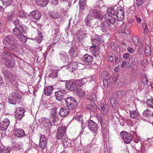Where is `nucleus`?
<instances>
[{
    "instance_id": "f257e3e1",
    "label": "nucleus",
    "mask_w": 153,
    "mask_h": 153,
    "mask_svg": "<svg viewBox=\"0 0 153 153\" xmlns=\"http://www.w3.org/2000/svg\"><path fill=\"white\" fill-rule=\"evenodd\" d=\"M3 43L5 45L4 49L5 50V48L12 50L18 49L19 45L18 41L14 36L12 35H8L5 36L3 40Z\"/></svg>"
},
{
    "instance_id": "f03ea898",
    "label": "nucleus",
    "mask_w": 153,
    "mask_h": 153,
    "mask_svg": "<svg viewBox=\"0 0 153 153\" xmlns=\"http://www.w3.org/2000/svg\"><path fill=\"white\" fill-rule=\"evenodd\" d=\"M95 18L99 19V20H102L103 19L102 15L99 10L91 9L85 19V23L87 25L91 27L92 26V21Z\"/></svg>"
},
{
    "instance_id": "7ed1b4c3",
    "label": "nucleus",
    "mask_w": 153,
    "mask_h": 153,
    "mask_svg": "<svg viewBox=\"0 0 153 153\" xmlns=\"http://www.w3.org/2000/svg\"><path fill=\"white\" fill-rule=\"evenodd\" d=\"M103 17V19L106 21L107 22L101 24L100 27L101 30L103 32H106L108 33V31L111 29V26L110 24L108 23L109 22L111 24L113 25L116 22L115 19L108 14L104 15Z\"/></svg>"
},
{
    "instance_id": "20e7f679",
    "label": "nucleus",
    "mask_w": 153,
    "mask_h": 153,
    "mask_svg": "<svg viewBox=\"0 0 153 153\" xmlns=\"http://www.w3.org/2000/svg\"><path fill=\"white\" fill-rule=\"evenodd\" d=\"M22 96V94L20 92H13L9 96L8 102L11 104H16L20 101Z\"/></svg>"
},
{
    "instance_id": "39448f33",
    "label": "nucleus",
    "mask_w": 153,
    "mask_h": 153,
    "mask_svg": "<svg viewBox=\"0 0 153 153\" xmlns=\"http://www.w3.org/2000/svg\"><path fill=\"white\" fill-rule=\"evenodd\" d=\"M64 81H61V82H63ZM66 81L65 87L66 89L69 91H73L76 90V88L78 87V84L80 82L78 80L76 81L73 80H69L68 81Z\"/></svg>"
},
{
    "instance_id": "423d86ee",
    "label": "nucleus",
    "mask_w": 153,
    "mask_h": 153,
    "mask_svg": "<svg viewBox=\"0 0 153 153\" xmlns=\"http://www.w3.org/2000/svg\"><path fill=\"white\" fill-rule=\"evenodd\" d=\"M66 106L71 108V110L74 109L77 105V102L73 97H68L65 99Z\"/></svg>"
},
{
    "instance_id": "0eeeda50",
    "label": "nucleus",
    "mask_w": 153,
    "mask_h": 153,
    "mask_svg": "<svg viewBox=\"0 0 153 153\" xmlns=\"http://www.w3.org/2000/svg\"><path fill=\"white\" fill-rule=\"evenodd\" d=\"M26 110L22 107H19L16 108L15 114V118L18 120H21L25 115L24 113Z\"/></svg>"
},
{
    "instance_id": "6e6552de",
    "label": "nucleus",
    "mask_w": 153,
    "mask_h": 153,
    "mask_svg": "<svg viewBox=\"0 0 153 153\" xmlns=\"http://www.w3.org/2000/svg\"><path fill=\"white\" fill-rule=\"evenodd\" d=\"M120 137L126 144L130 143L132 139V136L131 134L128 132L124 131L121 132Z\"/></svg>"
},
{
    "instance_id": "1a4fd4ad",
    "label": "nucleus",
    "mask_w": 153,
    "mask_h": 153,
    "mask_svg": "<svg viewBox=\"0 0 153 153\" xmlns=\"http://www.w3.org/2000/svg\"><path fill=\"white\" fill-rule=\"evenodd\" d=\"M88 128L95 135L97 134L98 127L97 124L92 120H90L88 124Z\"/></svg>"
},
{
    "instance_id": "9d476101",
    "label": "nucleus",
    "mask_w": 153,
    "mask_h": 153,
    "mask_svg": "<svg viewBox=\"0 0 153 153\" xmlns=\"http://www.w3.org/2000/svg\"><path fill=\"white\" fill-rule=\"evenodd\" d=\"M10 121L9 118L5 117L2 121L0 122V129L2 131H5L7 128L10 124Z\"/></svg>"
},
{
    "instance_id": "9b49d317",
    "label": "nucleus",
    "mask_w": 153,
    "mask_h": 153,
    "mask_svg": "<svg viewBox=\"0 0 153 153\" xmlns=\"http://www.w3.org/2000/svg\"><path fill=\"white\" fill-rule=\"evenodd\" d=\"M66 92L65 90H59L55 93L56 99L58 101H62L63 99H65Z\"/></svg>"
},
{
    "instance_id": "f8f14e48",
    "label": "nucleus",
    "mask_w": 153,
    "mask_h": 153,
    "mask_svg": "<svg viewBox=\"0 0 153 153\" xmlns=\"http://www.w3.org/2000/svg\"><path fill=\"white\" fill-rule=\"evenodd\" d=\"M76 35L79 41H81L87 36L86 30L82 29L78 30L76 33Z\"/></svg>"
},
{
    "instance_id": "ddd939ff",
    "label": "nucleus",
    "mask_w": 153,
    "mask_h": 153,
    "mask_svg": "<svg viewBox=\"0 0 153 153\" xmlns=\"http://www.w3.org/2000/svg\"><path fill=\"white\" fill-rule=\"evenodd\" d=\"M39 146L42 150L46 149L47 147V141L44 135H41L40 138Z\"/></svg>"
},
{
    "instance_id": "4468645a",
    "label": "nucleus",
    "mask_w": 153,
    "mask_h": 153,
    "mask_svg": "<svg viewBox=\"0 0 153 153\" xmlns=\"http://www.w3.org/2000/svg\"><path fill=\"white\" fill-rule=\"evenodd\" d=\"M29 16L30 19L35 21L40 19L41 14L38 11L35 10L31 12Z\"/></svg>"
},
{
    "instance_id": "2eb2a0df",
    "label": "nucleus",
    "mask_w": 153,
    "mask_h": 153,
    "mask_svg": "<svg viewBox=\"0 0 153 153\" xmlns=\"http://www.w3.org/2000/svg\"><path fill=\"white\" fill-rule=\"evenodd\" d=\"M16 126H14V131L15 136L18 137L22 138L26 136V134L25 131L23 129L18 128H15Z\"/></svg>"
},
{
    "instance_id": "dca6fc26",
    "label": "nucleus",
    "mask_w": 153,
    "mask_h": 153,
    "mask_svg": "<svg viewBox=\"0 0 153 153\" xmlns=\"http://www.w3.org/2000/svg\"><path fill=\"white\" fill-rule=\"evenodd\" d=\"M58 113L57 111V108L54 107L52 108L50 112V117L52 119L54 122L57 121L59 120L58 118Z\"/></svg>"
},
{
    "instance_id": "f3484780",
    "label": "nucleus",
    "mask_w": 153,
    "mask_h": 153,
    "mask_svg": "<svg viewBox=\"0 0 153 153\" xmlns=\"http://www.w3.org/2000/svg\"><path fill=\"white\" fill-rule=\"evenodd\" d=\"M66 131V126L59 127L58 129L57 133V138L60 139L61 137L65 135Z\"/></svg>"
},
{
    "instance_id": "a211bd4d",
    "label": "nucleus",
    "mask_w": 153,
    "mask_h": 153,
    "mask_svg": "<svg viewBox=\"0 0 153 153\" xmlns=\"http://www.w3.org/2000/svg\"><path fill=\"white\" fill-rule=\"evenodd\" d=\"M70 109H71L67 106L62 107H61L59 111V114L62 117H66L68 116Z\"/></svg>"
},
{
    "instance_id": "6ab92c4d",
    "label": "nucleus",
    "mask_w": 153,
    "mask_h": 153,
    "mask_svg": "<svg viewBox=\"0 0 153 153\" xmlns=\"http://www.w3.org/2000/svg\"><path fill=\"white\" fill-rule=\"evenodd\" d=\"M73 60H74L72 59L71 63L65 66L69 71L73 72H74L78 68L76 61L75 62Z\"/></svg>"
},
{
    "instance_id": "aec40b11",
    "label": "nucleus",
    "mask_w": 153,
    "mask_h": 153,
    "mask_svg": "<svg viewBox=\"0 0 153 153\" xmlns=\"http://www.w3.org/2000/svg\"><path fill=\"white\" fill-rule=\"evenodd\" d=\"M101 76L103 78H105L103 81V84L104 87L106 88L109 84H110V82H108V79L107 78L109 76V74L105 71L102 72L101 74Z\"/></svg>"
},
{
    "instance_id": "412c9836",
    "label": "nucleus",
    "mask_w": 153,
    "mask_h": 153,
    "mask_svg": "<svg viewBox=\"0 0 153 153\" xmlns=\"http://www.w3.org/2000/svg\"><path fill=\"white\" fill-rule=\"evenodd\" d=\"M97 107L99 109L101 110V112L103 114L106 115L108 112L109 107L108 105L100 103L98 105Z\"/></svg>"
},
{
    "instance_id": "4be33fe9",
    "label": "nucleus",
    "mask_w": 153,
    "mask_h": 153,
    "mask_svg": "<svg viewBox=\"0 0 153 153\" xmlns=\"http://www.w3.org/2000/svg\"><path fill=\"white\" fill-rule=\"evenodd\" d=\"M92 43L93 45H98L102 41V39L101 36L97 35L93 36L91 37Z\"/></svg>"
},
{
    "instance_id": "5701e85b",
    "label": "nucleus",
    "mask_w": 153,
    "mask_h": 153,
    "mask_svg": "<svg viewBox=\"0 0 153 153\" xmlns=\"http://www.w3.org/2000/svg\"><path fill=\"white\" fill-rule=\"evenodd\" d=\"M3 73L5 77H7L8 79L10 82H14L15 80V78L13 74L8 71L3 70Z\"/></svg>"
},
{
    "instance_id": "b1692460",
    "label": "nucleus",
    "mask_w": 153,
    "mask_h": 153,
    "mask_svg": "<svg viewBox=\"0 0 153 153\" xmlns=\"http://www.w3.org/2000/svg\"><path fill=\"white\" fill-rule=\"evenodd\" d=\"M4 64L8 68L11 69L15 65V61L13 57L12 59H9L7 61H5Z\"/></svg>"
},
{
    "instance_id": "393cba45",
    "label": "nucleus",
    "mask_w": 153,
    "mask_h": 153,
    "mask_svg": "<svg viewBox=\"0 0 153 153\" xmlns=\"http://www.w3.org/2000/svg\"><path fill=\"white\" fill-rule=\"evenodd\" d=\"M83 59L85 63L88 65L92 64L93 62V56L88 54H85L83 56Z\"/></svg>"
},
{
    "instance_id": "a878e982",
    "label": "nucleus",
    "mask_w": 153,
    "mask_h": 153,
    "mask_svg": "<svg viewBox=\"0 0 153 153\" xmlns=\"http://www.w3.org/2000/svg\"><path fill=\"white\" fill-rule=\"evenodd\" d=\"M102 126L101 131L102 133L103 137L104 138H106L108 135V130L107 125L104 124H102Z\"/></svg>"
},
{
    "instance_id": "bb28decb",
    "label": "nucleus",
    "mask_w": 153,
    "mask_h": 153,
    "mask_svg": "<svg viewBox=\"0 0 153 153\" xmlns=\"http://www.w3.org/2000/svg\"><path fill=\"white\" fill-rule=\"evenodd\" d=\"M49 16L53 19H57L61 16V14L56 10L50 12L49 13Z\"/></svg>"
},
{
    "instance_id": "cd10ccee",
    "label": "nucleus",
    "mask_w": 153,
    "mask_h": 153,
    "mask_svg": "<svg viewBox=\"0 0 153 153\" xmlns=\"http://www.w3.org/2000/svg\"><path fill=\"white\" fill-rule=\"evenodd\" d=\"M2 57L3 59L5 60V61L12 59L13 58L12 55L8 51H4L2 53Z\"/></svg>"
},
{
    "instance_id": "c85d7f7f",
    "label": "nucleus",
    "mask_w": 153,
    "mask_h": 153,
    "mask_svg": "<svg viewBox=\"0 0 153 153\" xmlns=\"http://www.w3.org/2000/svg\"><path fill=\"white\" fill-rule=\"evenodd\" d=\"M53 87L52 85L48 86L45 87L44 89V94L46 96H50L52 93Z\"/></svg>"
},
{
    "instance_id": "c756f323",
    "label": "nucleus",
    "mask_w": 153,
    "mask_h": 153,
    "mask_svg": "<svg viewBox=\"0 0 153 153\" xmlns=\"http://www.w3.org/2000/svg\"><path fill=\"white\" fill-rule=\"evenodd\" d=\"M130 115L131 117L133 119H139L140 118V115L137 111L133 110L130 111Z\"/></svg>"
},
{
    "instance_id": "7c9ffc66",
    "label": "nucleus",
    "mask_w": 153,
    "mask_h": 153,
    "mask_svg": "<svg viewBox=\"0 0 153 153\" xmlns=\"http://www.w3.org/2000/svg\"><path fill=\"white\" fill-rule=\"evenodd\" d=\"M118 7L115 6L114 7H111L108 8L107 9V12L112 15H115L117 13V11Z\"/></svg>"
},
{
    "instance_id": "2f4dec72",
    "label": "nucleus",
    "mask_w": 153,
    "mask_h": 153,
    "mask_svg": "<svg viewBox=\"0 0 153 153\" xmlns=\"http://www.w3.org/2000/svg\"><path fill=\"white\" fill-rule=\"evenodd\" d=\"M59 57L62 60H65L67 61L68 59V56L64 51H61L59 52Z\"/></svg>"
},
{
    "instance_id": "473e14b6",
    "label": "nucleus",
    "mask_w": 153,
    "mask_h": 153,
    "mask_svg": "<svg viewBox=\"0 0 153 153\" xmlns=\"http://www.w3.org/2000/svg\"><path fill=\"white\" fill-rule=\"evenodd\" d=\"M36 3L40 6L45 7L48 3V0H36Z\"/></svg>"
},
{
    "instance_id": "72a5a7b5",
    "label": "nucleus",
    "mask_w": 153,
    "mask_h": 153,
    "mask_svg": "<svg viewBox=\"0 0 153 153\" xmlns=\"http://www.w3.org/2000/svg\"><path fill=\"white\" fill-rule=\"evenodd\" d=\"M133 141L136 143L137 144L136 145H135L134 147L135 150L137 151H139L141 147V143L140 142L139 143V140L138 139H134Z\"/></svg>"
},
{
    "instance_id": "f704fd0d",
    "label": "nucleus",
    "mask_w": 153,
    "mask_h": 153,
    "mask_svg": "<svg viewBox=\"0 0 153 153\" xmlns=\"http://www.w3.org/2000/svg\"><path fill=\"white\" fill-rule=\"evenodd\" d=\"M3 6L7 7L12 4L13 0H0Z\"/></svg>"
},
{
    "instance_id": "c9c22d12",
    "label": "nucleus",
    "mask_w": 153,
    "mask_h": 153,
    "mask_svg": "<svg viewBox=\"0 0 153 153\" xmlns=\"http://www.w3.org/2000/svg\"><path fill=\"white\" fill-rule=\"evenodd\" d=\"M58 71L57 70L51 69L49 74V76L52 78H55L57 76Z\"/></svg>"
},
{
    "instance_id": "e433bc0d",
    "label": "nucleus",
    "mask_w": 153,
    "mask_h": 153,
    "mask_svg": "<svg viewBox=\"0 0 153 153\" xmlns=\"http://www.w3.org/2000/svg\"><path fill=\"white\" fill-rule=\"evenodd\" d=\"M12 33L17 37L22 33V32L20 30L18 27H15L13 29Z\"/></svg>"
},
{
    "instance_id": "4c0bfd02",
    "label": "nucleus",
    "mask_w": 153,
    "mask_h": 153,
    "mask_svg": "<svg viewBox=\"0 0 153 153\" xmlns=\"http://www.w3.org/2000/svg\"><path fill=\"white\" fill-rule=\"evenodd\" d=\"M76 90V92L77 95L80 97H83L85 95V92L83 89L78 88L77 87Z\"/></svg>"
},
{
    "instance_id": "58836bf2",
    "label": "nucleus",
    "mask_w": 153,
    "mask_h": 153,
    "mask_svg": "<svg viewBox=\"0 0 153 153\" xmlns=\"http://www.w3.org/2000/svg\"><path fill=\"white\" fill-rule=\"evenodd\" d=\"M96 106L95 104L93 105L88 104L86 106V108L87 109L93 112L96 110Z\"/></svg>"
},
{
    "instance_id": "ea45409f",
    "label": "nucleus",
    "mask_w": 153,
    "mask_h": 153,
    "mask_svg": "<svg viewBox=\"0 0 153 153\" xmlns=\"http://www.w3.org/2000/svg\"><path fill=\"white\" fill-rule=\"evenodd\" d=\"M121 14H124V11L121 7H119L117 11L116 14L115 15L116 16L117 19L119 16H120V15H119Z\"/></svg>"
},
{
    "instance_id": "a19ab883",
    "label": "nucleus",
    "mask_w": 153,
    "mask_h": 153,
    "mask_svg": "<svg viewBox=\"0 0 153 153\" xmlns=\"http://www.w3.org/2000/svg\"><path fill=\"white\" fill-rule=\"evenodd\" d=\"M17 38L21 41L22 42H25L27 41L26 37L24 36L22 33L19 35Z\"/></svg>"
},
{
    "instance_id": "79ce46f5",
    "label": "nucleus",
    "mask_w": 153,
    "mask_h": 153,
    "mask_svg": "<svg viewBox=\"0 0 153 153\" xmlns=\"http://www.w3.org/2000/svg\"><path fill=\"white\" fill-rule=\"evenodd\" d=\"M144 52L146 56H149L151 54V49L149 46H147L145 47L144 49Z\"/></svg>"
},
{
    "instance_id": "37998d69",
    "label": "nucleus",
    "mask_w": 153,
    "mask_h": 153,
    "mask_svg": "<svg viewBox=\"0 0 153 153\" xmlns=\"http://www.w3.org/2000/svg\"><path fill=\"white\" fill-rule=\"evenodd\" d=\"M76 51V48L75 47H71L70 51H69L70 55L71 56H74L75 52Z\"/></svg>"
},
{
    "instance_id": "c03bdc74",
    "label": "nucleus",
    "mask_w": 153,
    "mask_h": 153,
    "mask_svg": "<svg viewBox=\"0 0 153 153\" xmlns=\"http://www.w3.org/2000/svg\"><path fill=\"white\" fill-rule=\"evenodd\" d=\"M98 50H99V48L97 46H93L91 47L90 48V52L92 54L95 53Z\"/></svg>"
},
{
    "instance_id": "a18cd8bd",
    "label": "nucleus",
    "mask_w": 153,
    "mask_h": 153,
    "mask_svg": "<svg viewBox=\"0 0 153 153\" xmlns=\"http://www.w3.org/2000/svg\"><path fill=\"white\" fill-rule=\"evenodd\" d=\"M55 34V38H56L58 39H59L60 36L61 35V33L59 31V30L58 28H56L54 30Z\"/></svg>"
},
{
    "instance_id": "49530a36",
    "label": "nucleus",
    "mask_w": 153,
    "mask_h": 153,
    "mask_svg": "<svg viewBox=\"0 0 153 153\" xmlns=\"http://www.w3.org/2000/svg\"><path fill=\"white\" fill-rule=\"evenodd\" d=\"M20 30L21 31L22 33H26L27 32V28L24 25H21L19 27H18Z\"/></svg>"
},
{
    "instance_id": "de8ad7c7",
    "label": "nucleus",
    "mask_w": 153,
    "mask_h": 153,
    "mask_svg": "<svg viewBox=\"0 0 153 153\" xmlns=\"http://www.w3.org/2000/svg\"><path fill=\"white\" fill-rule=\"evenodd\" d=\"M146 103L149 106L153 108V99L147 100L146 101Z\"/></svg>"
},
{
    "instance_id": "09e8293b",
    "label": "nucleus",
    "mask_w": 153,
    "mask_h": 153,
    "mask_svg": "<svg viewBox=\"0 0 153 153\" xmlns=\"http://www.w3.org/2000/svg\"><path fill=\"white\" fill-rule=\"evenodd\" d=\"M11 151V149L10 148L4 147L1 149L0 153H10Z\"/></svg>"
},
{
    "instance_id": "8fccbe9b",
    "label": "nucleus",
    "mask_w": 153,
    "mask_h": 153,
    "mask_svg": "<svg viewBox=\"0 0 153 153\" xmlns=\"http://www.w3.org/2000/svg\"><path fill=\"white\" fill-rule=\"evenodd\" d=\"M88 99L94 101L97 99L96 94L94 93H92L88 97Z\"/></svg>"
},
{
    "instance_id": "3c124183",
    "label": "nucleus",
    "mask_w": 153,
    "mask_h": 153,
    "mask_svg": "<svg viewBox=\"0 0 153 153\" xmlns=\"http://www.w3.org/2000/svg\"><path fill=\"white\" fill-rule=\"evenodd\" d=\"M126 26H124V27L123 28L125 29H121V33H123L125 34L126 35H128L130 34V31L128 29H126Z\"/></svg>"
},
{
    "instance_id": "603ef678",
    "label": "nucleus",
    "mask_w": 153,
    "mask_h": 153,
    "mask_svg": "<svg viewBox=\"0 0 153 153\" xmlns=\"http://www.w3.org/2000/svg\"><path fill=\"white\" fill-rule=\"evenodd\" d=\"M132 40L135 45H137L139 42V39L137 36H134L132 38Z\"/></svg>"
},
{
    "instance_id": "864d4df0",
    "label": "nucleus",
    "mask_w": 153,
    "mask_h": 153,
    "mask_svg": "<svg viewBox=\"0 0 153 153\" xmlns=\"http://www.w3.org/2000/svg\"><path fill=\"white\" fill-rule=\"evenodd\" d=\"M39 36L37 37L36 38L37 41L38 42V43H40L43 39V37L42 36V35L41 33H40V32H38Z\"/></svg>"
},
{
    "instance_id": "5fc2aeb1",
    "label": "nucleus",
    "mask_w": 153,
    "mask_h": 153,
    "mask_svg": "<svg viewBox=\"0 0 153 153\" xmlns=\"http://www.w3.org/2000/svg\"><path fill=\"white\" fill-rule=\"evenodd\" d=\"M142 82L145 85H147L149 84V81L145 76H143L142 78Z\"/></svg>"
},
{
    "instance_id": "6e6d98bb",
    "label": "nucleus",
    "mask_w": 153,
    "mask_h": 153,
    "mask_svg": "<svg viewBox=\"0 0 153 153\" xmlns=\"http://www.w3.org/2000/svg\"><path fill=\"white\" fill-rule=\"evenodd\" d=\"M96 79V76L95 75H92L91 76L88 77L87 78V81H91L95 80Z\"/></svg>"
},
{
    "instance_id": "4d7b16f0",
    "label": "nucleus",
    "mask_w": 153,
    "mask_h": 153,
    "mask_svg": "<svg viewBox=\"0 0 153 153\" xmlns=\"http://www.w3.org/2000/svg\"><path fill=\"white\" fill-rule=\"evenodd\" d=\"M47 122V124H45V125L44 124V126H45L47 127L48 126H52V123L50 121V120L48 119L47 118H45L44 120L43 121V122Z\"/></svg>"
},
{
    "instance_id": "13d9d810",
    "label": "nucleus",
    "mask_w": 153,
    "mask_h": 153,
    "mask_svg": "<svg viewBox=\"0 0 153 153\" xmlns=\"http://www.w3.org/2000/svg\"><path fill=\"white\" fill-rule=\"evenodd\" d=\"M97 117L99 122L100 123L101 126H102V124H103L104 123L103 121L102 120V118L101 117V116L100 114H98L97 115Z\"/></svg>"
},
{
    "instance_id": "bf43d9fd",
    "label": "nucleus",
    "mask_w": 153,
    "mask_h": 153,
    "mask_svg": "<svg viewBox=\"0 0 153 153\" xmlns=\"http://www.w3.org/2000/svg\"><path fill=\"white\" fill-rule=\"evenodd\" d=\"M13 24L15 27H19V26H20L21 25L19 20L18 19H16L14 20L13 22Z\"/></svg>"
},
{
    "instance_id": "052dcab7",
    "label": "nucleus",
    "mask_w": 153,
    "mask_h": 153,
    "mask_svg": "<svg viewBox=\"0 0 153 153\" xmlns=\"http://www.w3.org/2000/svg\"><path fill=\"white\" fill-rule=\"evenodd\" d=\"M110 46L112 50L114 51L116 50V48L117 47V44L114 42H112L111 43Z\"/></svg>"
},
{
    "instance_id": "680f3d73",
    "label": "nucleus",
    "mask_w": 153,
    "mask_h": 153,
    "mask_svg": "<svg viewBox=\"0 0 153 153\" xmlns=\"http://www.w3.org/2000/svg\"><path fill=\"white\" fill-rule=\"evenodd\" d=\"M150 111L148 110V109L145 110L143 113V115L144 117H149L150 115Z\"/></svg>"
},
{
    "instance_id": "e2e57ef3",
    "label": "nucleus",
    "mask_w": 153,
    "mask_h": 153,
    "mask_svg": "<svg viewBox=\"0 0 153 153\" xmlns=\"http://www.w3.org/2000/svg\"><path fill=\"white\" fill-rule=\"evenodd\" d=\"M42 103L45 107L46 105H48L46 108L47 109L49 108L50 107V106H51V104H49V103L47 102L46 101H42Z\"/></svg>"
},
{
    "instance_id": "0e129e2a",
    "label": "nucleus",
    "mask_w": 153,
    "mask_h": 153,
    "mask_svg": "<svg viewBox=\"0 0 153 153\" xmlns=\"http://www.w3.org/2000/svg\"><path fill=\"white\" fill-rule=\"evenodd\" d=\"M79 81H80V82L79 83V84H78V83H77L78 84V86L79 85H83L85 83V82L87 80L85 78V79H82L81 80H78Z\"/></svg>"
},
{
    "instance_id": "69168bd1",
    "label": "nucleus",
    "mask_w": 153,
    "mask_h": 153,
    "mask_svg": "<svg viewBox=\"0 0 153 153\" xmlns=\"http://www.w3.org/2000/svg\"><path fill=\"white\" fill-rule=\"evenodd\" d=\"M60 139H61V140L63 143H66L68 140V138L65 135L61 137Z\"/></svg>"
},
{
    "instance_id": "338daca9",
    "label": "nucleus",
    "mask_w": 153,
    "mask_h": 153,
    "mask_svg": "<svg viewBox=\"0 0 153 153\" xmlns=\"http://www.w3.org/2000/svg\"><path fill=\"white\" fill-rule=\"evenodd\" d=\"M116 59L115 56L114 54H113L111 56H109L108 58V61L109 62H112Z\"/></svg>"
},
{
    "instance_id": "774afa93",
    "label": "nucleus",
    "mask_w": 153,
    "mask_h": 153,
    "mask_svg": "<svg viewBox=\"0 0 153 153\" xmlns=\"http://www.w3.org/2000/svg\"><path fill=\"white\" fill-rule=\"evenodd\" d=\"M77 65L78 69H83L85 68L84 65L81 63H78L77 62Z\"/></svg>"
}]
</instances>
